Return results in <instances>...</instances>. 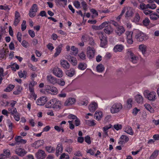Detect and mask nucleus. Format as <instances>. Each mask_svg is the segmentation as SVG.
<instances>
[{"instance_id": "69168bd1", "label": "nucleus", "mask_w": 159, "mask_h": 159, "mask_svg": "<svg viewBox=\"0 0 159 159\" xmlns=\"http://www.w3.org/2000/svg\"><path fill=\"white\" fill-rule=\"evenodd\" d=\"M67 117L70 120H71V119H73V120L75 119V120L77 118V116H75V115H73L72 114L69 115Z\"/></svg>"}, {"instance_id": "f03ea898", "label": "nucleus", "mask_w": 159, "mask_h": 159, "mask_svg": "<svg viewBox=\"0 0 159 159\" xmlns=\"http://www.w3.org/2000/svg\"><path fill=\"white\" fill-rule=\"evenodd\" d=\"M143 94L145 98L150 101H153L156 99V93L154 92H150L148 90L145 91Z\"/></svg>"}, {"instance_id": "412c9836", "label": "nucleus", "mask_w": 159, "mask_h": 159, "mask_svg": "<svg viewBox=\"0 0 159 159\" xmlns=\"http://www.w3.org/2000/svg\"><path fill=\"white\" fill-rule=\"evenodd\" d=\"M125 30L124 27L121 26H119L117 28L116 33L119 36L120 35L125 32Z\"/></svg>"}, {"instance_id": "c9c22d12", "label": "nucleus", "mask_w": 159, "mask_h": 159, "mask_svg": "<svg viewBox=\"0 0 159 159\" xmlns=\"http://www.w3.org/2000/svg\"><path fill=\"white\" fill-rule=\"evenodd\" d=\"M78 68L81 70H84L87 68V65L85 63H80L78 65Z\"/></svg>"}, {"instance_id": "9b49d317", "label": "nucleus", "mask_w": 159, "mask_h": 159, "mask_svg": "<svg viewBox=\"0 0 159 159\" xmlns=\"http://www.w3.org/2000/svg\"><path fill=\"white\" fill-rule=\"evenodd\" d=\"M132 31H127L125 32V34L127 36V41L129 44H131L133 43L132 39Z\"/></svg>"}, {"instance_id": "13d9d810", "label": "nucleus", "mask_w": 159, "mask_h": 159, "mask_svg": "<svg viewBox=\"0 0 159 159\" xmlns=\"http://www.w3.org/2000/svg\"><path fill=\"white\" fill-rule=\"evenodd\" d=\"M120 139L124 140L125 142H127L129 140V138L126 135H122L120 138Z\"/></svg>"}, {"instance_id": "39448f33", "label": "nucleus", "mask_w": 159, "mask_h": 159, "mask_svg": "<svg viewBox=\"0 0 159 159\" xmlns=\"http://www.w3.org/2000/svg\"><path fill=\"white\" fill-rule=\"evenodd\" d=\"M137 40L139 42H142L147 39L146 35L141 31H139L136 34L135 36Z\"/></svg>"}, {"instance_id": "79ce46f5", "label": "nucleus", "mask_w": 159, "mask_h": 159, "mask_svg": "<svg viewBox=\"0 0 159 159\" xmlns=\"http://www.w3.org/2000/svg\"><path fill=\"white\" fill-rule=\"evenodd\" d=\"M150 21L148 18H146L143 21V23L144 26H147L149 25Z\"/></svg>"}, {"instance_id": "6ab92c4d", "label": "nucleus", "mask_w": 159, "mask_h": 159, "mask_svg": "<svg viewBox=\"0 0 159 159\" xmlns=\"http://www.w3.org/2000/svg\"><path fill=\"white\" fill-rule=\"evenodd\" d=\"M103 30L106 34L109 35L113 33V29L111 26L109 25L107 27H106Z\"/></svg>"}, {"instance_id": "de8ad7c7", "label": "nucleus", "mask_w": 159, "mask_h": 159, "mask_svg": "<svg viewBox=\"0 0 159 159\" xmlns=\"http://www.w3.org/2000/svg\"><path fill=\"white\" fill-rule=\"evenodd\" d=\"M71 49L73 52V55H76L78 53V50L77 48H76L74 46H72L71 48Z\"/></svg>"}, {"instance_id": "4468645a", "label": "nucleus", "mask_w": 159, "mask_h": 159, "mask_svg": "<svg viewBox=\"0 0 159 159\" xmlns=\"http://www.w3.org/2000/svg\"><path fill=\"white\" fill-rule=\"evenodd\" d=\"M60 63L62 67L66 70H67L70 67V65L68 62L65 60H61Z\"/></svg>"}, {"instance_id": "4d7b16f0", "label": "nucleus", "mask_w": 159, "mask_h": 159, "mask_svg": "<svg viewBox=\"0 0 159 159\" xmlns=\"http://www.w3.org/2000/svg\"><path fill=\"white\" fill-rule=\"evenodd\" d=\"M81 4L83 8L85 11H86L87 9V5L86 2L85 1H83L81 2Z\"/></svg>"}, {"instance_id": "58836bf2", "label": "nucleus", "mask_w": 159, "mask_h": 159, "mask_svg": "<svg viewBox=\"0 0 159 159\" xmlns=\"http://www.w3.org/2000/svg\"><path fill=\"white\" fill-rule=\"evenodd\" d=\"M50 89L49 91H51L53 94L55 95L57 93L58 90L56 87L54 86H52L50 88Z\"/></svg>"}, {"instance_id": "5fc2aeb1", "label": "nucleus", "mask_w": 159, "mask_h": 159, "mask_svg": "<svg viewBox=\"0 0 159 159\" xmlns=\"http://www.w3.org/2000/svg\"><path fill=\"white\" fill-rule=\"evenodd\" d=\"M36 12V10H35V11H32L30 10L29 11V16L31 18L35 16V13Z\"/></svg>"}, {"instance_id": "cd10ccee", "label": "nucleus", "mask_w": 159, "mask_h": 159, "mask_svg": "<svg viewBox=\"0 0 159 159\" xmlns=\"http://www.w3.org/2000/svg\"><path fill=\"white\" fill-rule=\"evenodd\" d=\"M149 5L148 4L146 5L144 3H142L139 5V9L142 10H146L148 8H149Z\"/></svg>"}, {"instance_id": "8fccbe9b", "label": "nucleus", "mask_w": 159, "mask_h": 159, "mask_svg": "<svg viewBox=\"0 0 159 159\" xmlns=\"http://www.w3.org/2000/svg\"><path fill=\"white\" fill-rule=\"evenodd\" d=\"M90 38L88 35L86 34H85L82 36L81 38V40L82 41L85 42L88 39H89Z\"/></svg>"}, {"instance_id": "6e6d98bb", "label": "nucleus", "mask_w": 159, "mask_h": 159, "mask_svg": "<svg viewBox=\"0 0 159 159\" xmlns=\"http://www.w3.org/2000/svg\"><path fill=\"white\" fill-rule=\"evenodd\" d=\"M78 56L82 60H84L86 59V55L83 52L79 54Z\"/></svg>"}, {"instance_id": "774afa93", "label": "nucleus", "mask_w": 159, "mask_h": 159, "mask_svg": "<svg viewBox=\"0 0 159 159\" xmlns=\"http://www.w3.org/2000/svg\"><path fill=\"white\" fill-rule=\"evenodd\" d=\"M28 33L30 36L34 38L35 36V33L34 31L32 30H29L28 31Z\"/></svg>"}, {"instance_id": "f704fd0d", "label": "nucleus", "mask_w": 159, "mask_h": 159, "mask_svg": "<svg viewBox=\"0 0 159 159\" xmlns=\"http://www.w3.org/2000/svg\"><path fill=\"white\" fill-rule=\"evenodd\" d=\"M102 116V113L101 111H96L94 114V117L96 119L99 120L101 119Z\"/></svg>"}, {"instance_id": "2f4dec72", "label": "nucleus", "mask_w": 159, "mask_h": 159, "mask_svg": "<svg viewBox=\"0 0 159 159\" xmlns=\"http://www.w3.org/2000/svg\"><path fill=\"white\" fill-rule=\"evenodd\" d=\"M150 18L153 20H156L159 18V16L156 13H152L150 15Z\"/></svg>"}, {"instance_id": "f8f14e48", "label": "nucleus", "mask_w": 159, "mask_h": 159, "mask_svg": "<svg viewBox=\"0 0 159 159\" xmlns=\"http://www.w3.org/2000/svg\"><path fill=\"white\" fill-rule=\"evenodd\" d=\"M76 102L75 98H69L65 102L64 105L68 106L74 104Z\"/></svg>"}, {"instance_id": "a878e982", "label": "nucleus", "mask_w": 159, "mask_h": 159, "mask_svg": "<svg viewBox=\"0 0 159 159\" xmlns=\"http://www.w3.org/2000/svg\"><path fill=\"white\" fill-rule=\"evenodd\" d=\"M16 89L13 92V93L15 95H17L21 93L22 89V87L19 85L16 86Z\"/></svg>"}, {"instance_id": "dca6fc26", "label": "nucleus", "mask_w": 159, "mask_h": 159, "mask_svg": "<svg viewBox=\"0 0 159 159\" xmlns=\"http://www.w3.org/2000/svg\"><path fill=\"white\" fill-rule=\"evenodd\" d=\"M56 78L51 75H48L47 76V80L48 82L51 84H56Z\"/></svg>"}, {"instance_id": "9d476101", "label": "nucleus", "mask_w": 159, "mask_h": 159, "mask_svg": "<svg viewBox=\"0 0 159 159\" xmlns=\"http://www.w3.org/2000/svg\"><path fill=\"white\" fill-rule=\"evenodd\" d=\"M53 74L58 77L61 78L63 75L62 70L58 67H55L53 70Z\"/></svg>"}, {"instance_id": "e433bc0d", "label": "nucleus", "mask_w": 159, "mask_h": 159, "mask_svg": "<svg viewBox=\"0 0 159 159\" xmlns=\"http://www.w3.org/2000/svg\"><path fill=\"white\" fill-rule=\"evenodd\" d=\"M56 83L58 84L61 86H63L65 84V82L63 79H57L56 80Z\"/></svg>"}, {"instance_id": "3c124183", "label": "nucleus", "mask_w": 159, "mask_h": 159, "mask_svg": "<svg viewBox=\"0 0 159 159\" xmlns=\"http://www.w3.org/2000/svg\"><path fill=\"white\" fill-rule=\"evenodd\" d=\"M84 140L85 142L88 144H89L91 143V141L90 140V137L89 135H87L84 137Z\"/></svg>"}, {"instance_id": "ea45409f", "label": "nucleus", "mask_w": 159, "mask_h": 159, "mask_svg": "<svg viewBox=\"0 0 159 159\" xmlns=\"http://www.w3.org/2000/svg\"><path fill=\"white\" fill-rule=\"evenodd\" d=\"M99 38L101 40L106 39H107L106 35L103 32H101L98 33Z\"/></svg>"}, {"instance_id": "4be33fe9", "label": "nucleus", "mask_w": 159, "mask_h": 159, "mask_svg": "<svg viewBox=\"0 0 159 159\" xmlns=\"http://www.w3.org/2000/svg\"><path fill=\"white\" fill-rule=\"evenodd\" d=\"M65 73L68 76L72 77L75 74V71L74 68H71L70 70H66Z\"/></svg>"}, {"instance_id": "a18cd8bd", "label": "nucleus", "mask_w": 159, "mask_h": 159, "mask_svg": "<svg viewBox=\"0 0 159 159\" xmlns=\"http://www.w3.org/2000/svg\"><path fill=\"white\" fill-rule=\"evenodd\" d=\"M85 123L87 125L90 126H93L96 125V123L93 120H86L85 121Z\"/></svg>"}, {"instance_id": "7ed1b4c3", "label": "nucleus", "mask_w": 159, "mask_h": 159, "mask_svg": "<svg viewBox=\"0 0 159 159\" xmlns=\"http://www.w3.org/2000/svg\"><path fill=\"white\" fill-rule=\"evenodd\" d=\"M121 103H116L114 104L111 108L110 110L112 113L114 114L119 112L122 108Z\"/></svg>"}, {"instance_id": "f257e3e1", "label": "nucleus", "mask_w": 159, "mask_h": 159, "mask_svg": "<svg viewBox=\"0 0 159 159\" xmlns=\"http://www.w3.org/2000/svg\"><path fill=\"white\" fill-rule=\"evenodd\" d=\"M61 102L57 99H52L47 102L45 106L46 108L60 109L61 108Z\"/></svg>"}, {"instance_id": "20e7f679", "label": "nucleus", "mask_w": 159, "mask_h": 159, "mask_svg": "<svg viewBox=\"0 0 159 159\" xmlns=\"http://www.w3.org/2000/svg\"><path fill=\"white\" fill-rule=\"evenodd\" d=\"M126 54L129 59L133 63H136L137 62L138 57L135 56L134 53L129 49H128Z\"/></svg>"}, {"instance_id": "49530a36", "label": "nucleus", "mask_w": 159, "mask_h": 159, "mask_svg": "<svg viewBox=\"0 0 159 159\" xmlns=\"http://www.w3.org/2000/svg\"><path fill=\"white\" fill-rule=\"evenodd\" d=\"M54 128L58 132H60L61 131L62 132H64V129L62 126H55L54 127Z\"/></svg>"}, {"instance_id": "1a4fd4ad", "label": "nucleus", "mask_w": 159, "mask_h": 159, "mask_svg": "<svg viewBox=\"0 0 159 159\" xmlns=\"http://www.w3.org/2000/svg\"><path fill=\"white\" fill-rule=\"evenodd\" d=\"M46 155L44 151L42 149H39L35 154L36 157L38 159H44Z\"/></svg>"}, {"instance_id": "473e14b6", "label": "nucleus", "mask_w": 159, "mask_h": 159, "mask_svg": "<svg viewBox=\"0 0 159 159\" xmlns=\"http://www.w3.org/2000/svg\"><path fill=\"white\" fill-rule=\"evenodd\" d=\"M139 50L142 52V53L143 54H144L145 53L146 51L147 47L144 44H142L139 45Z\"/></svg>"}, {"instance_id": "ddd939ff", "label": "nucleus", "mask_w": 159, "mask_h": 159, "mask_svg": "<svg viewBox=\"0 0 159 159\" xmlns=\"http://www.w3.org/2000/svg\"><path fill=\"white\" fill-rule=\"evenodd\" d=\"M47 101V98L46 97H42L38 99L36 103L38 105L42 106L44 105Z\"/></svg>"}, {"instance_id": "338daca9", "label": "nucleus", "mask_w": 159, "mask_h": 159, "mask_svg": "<svg viewBox=\"0 0 159 159\" xmlns=\"http://www.w3.org/2000/svg\"><path fill=\"white\" fill-rule=\"evenodd\" d=\"M15 19H20V14L19 13V12L17 11H16L15 13Z\"/></svg>"}, {"instance_id": "b1692460", "label": "nucleus", "mask_w": 159, "mask_h": 159, "mask_svg": "<svg viewBox=\"0 0 159 159\" xmlns=\"http://www.w3.org/2000/svg\"><path fill=\"white\" fill-rule=\"evenodd\" d=\"M124 49L123 46L121 44L116 45L114 47L113 50L115 52H120Z\"/></svg>"}, {"instance_id": "a211bd4d", "label": "nucleus", "mask_w": 159, "mask_h": 159, "mask_svg": "<svg viewBox=\"0 0 159 159\" xmlns=\"http://www.w3.org/2000/svg\"><path fill=\"white\" fill-rule=\"evenodd\" d=\"M44 143V141L42 140L35 141L32 144V147H35L36 148H38L43 146Z\"/></svg>"}, {"instance_id": "0e129e2a", "label": "nucleus", "mask_w": 159, "mask_h": 159, "mask_svg": "<svg viewBox=\"0 0 159 159\" xmlns=\"http://www.w3.org/2000/svg\"><path fill=\"white\" fill-rule=\"evenodd\" d=\"M114 128L117 130L121 129L122 128V126L121 125L117 124L115 125L114 126Z\"/></svg>"}, {"instance_id": "052dcab7", "label": "nucleus", "mask_w": 159, "mask_h": 159, "mask_svg": "<svg viewBox=\"0 0 159 159\" xmlns=\"http://www.w3.org/2000/svg\"><path fill=\"white\" fill-rule=\"evenodd\" d=\"M6 52L4 50V49H2L0 50V57L3 58L5 56V53Z\"/></svg>"}, {"instance_id": "6e6552de", "label": "nucleus", "mask_w": 159, "mask_h": 159, "mask_svg": "<svg viewBox=\"0 0 159 159\" xmlns=\"http://www.w3.org/2000/svg\"><path fill=\"white\" fill-rule=\"evenodd\" d=\"M15 153L18 156L22 157L24 156L27 153V151L24 149L17 148L15 149Z\"/></svg>"}, {"instance_id": "aec40b11", "label": "nucleus", "mask_w": 159, "mask_h": 159, "mask_svg": "<svg viewBox=\"0 0 159 159\" xmlns=\"http://www.w3.org/2000/svg\"><path fill=\"white\" fill-rule=\"evenodd\" d=\"M63 150V148L62 144L59 143L56 148V155L58 156L59 155V153H61L62 152Z\"/></svg>"}, {"instance_id": "2eb2a0df", "label": "nucleus", "mask_w": 159, "mask_h": 159, "mask_svg": "<svg viewBox=\"0 0 159 159\" xmlns=\"http://www.w3.org/2000/svg\"><path fill=\"white\" fill-rule=\"evenodd\" d=\"M74 66H75L77 65V61L76 58L70 55L66 56V58Z\"/></svg>"}, {"instance_id": "423d86ee", "label": "nucleus", "mask_w": 159, "mask_h": 159, "mask_svg": "<svg viewBox=\"0 0 159 159\" xmlns=\"http://www.w3.org/2000/svg\"><path fill=\"white\" fill-rule=\"evenodd\" d=\"M134 10L132 8L127 7V11L125 15V18L128 19L132 17L134 14Z\"/></svg>"}, {"instance_id": "0eeeda50", "label": "nucleus", "mask_w": 159, "mask_h": 159, "mask_svg": "<svg viewBox=\"0 0 159 159\" xmlns=\"http://www.w3.org/2000/svg\"><path fill=\"white\" fill-rule=\"evenodd\" d=\"M95 53V50L93 47L89 46L87 48V55L89 59H92L94 57Z\"/></svg>"}, {"instance_id": "c756f323", "label": "nucleus", "mask_w": 159, "mask_h": 159, "mask_svg": "<svg viewBox=\"0 0 159 159\" xmlns=\"http://www.w3.org/2000/svg\"><path fill=\"white\" fill-rule=\"evenodd\" d=\"M159 151L156 150H155L152 153V155L150 157L149 159H155L158 154Z\"/></svg>"}, {"instance_id": "4c0bfd02", "label": "nucleus", "mask_w": 159, "mask_h": 159, "mask_svg": "<svg viewBox=\"0 0 159 159\" xmlns=\"http://www.w3.org/2000/svg\"><path fill=\"white\" fill-rule=\"evenodd\" d=\"M45 149L49 153H53L55 151V149L52 146H46Z\"/></svg>"}, {"instance_id": "37998d69", "label": "nucleus", "mask_w": 159, "mask_h": 159, "mask_svg": "<svg viewBox=\"0 0 159 159\" xmlns=\"http://www.w3.org/2000/svg\"><path fill=\"white\" fill-rule=\"evenodd\" d=\"M127 133L131 135L133 134V132L131 127H128L125 128V131Z\"/></svg>"}, {"instance_id": "864d4df0", "label": "nucleus", "mask_w": 159, "mask_h": 159, "mask_svg": "<svg viewBox=\"0 0 159 159\" xmlns=\"http://www.w3.org/2000/svg\"><path fill=\"white\" fill-rule=\"evenodd\" d=\"M132 100L130 98L128 99L127 101V107L129 108H131L132 107Z\"/></svg>"}, {"instance_id": "a19ab883", "label": "nucleus", "mask_w": 159, "mask_h": 159, "mask_svg": "<svg viewBox=\"0 0 159 159\" xmlns=\"http://www.w3.org/2000/svg\"><path fill=\"white\" fill-rule=\"evenodd\" d=\"M14 85L9 84L7 88L5 89L4 91L7 92H9L11 91L14 88Z\"/></svg>"}, {"instance_id": "7c9ffc66", "label": "nucleus", "mask_w": 159, "mask_h": 159, "mask_svg": "<svg viewBox=\"0 0 159 159\" xmlns=\"http://www.w3.org/2000/svg\"><path fill=\"white\" fill-rule=\"evenodd\" d=\"M140 19V17L138 13H136L135 14V16L134 17V20L132 22L135 23H138L139 22Z\"/></svg>"}, {"instance_id": "5701e85b", "label": "nucleus", "mask_w": 159, "mask_h": 159, "mask_svg": "<svg viewBox=\"0 0 159 159\" xmlns=\"http://www.w3.org/2000/svg\"><path fill=\"white\" fill-rule=\"evenodd\" d=\"M62 44H61L58 46L57 48H56V52L54 55L55 57H57L60 53L62 50Z\"/></svg>"}, {"instance_id": "e2e57ef3", "label": "nucleus", "mask_w": 159, "mask_h": 159, "mask_svg": "<svg viewBox=\"0 0 159 159\" xmlns=\"http://www.w3.org/2000/svg\"><path fill=\"white\" fill-rule=\"evenodd\" d=\"M74 5L77 8H79L80 7V2L78 1H75L74 2Z\"/></svg>"}, {"instance_id": "72a5a7b5", "label": "nucleus", "mask_w": 159, "mask_h": 159, "mask_svg": "<svg viewBox=\"0 0 159 159\" xmlns=\"http://www.w3.org/2000/svg\"><path fill=\"white\" fill-rule=\"evenodd\" d=\"M145 108L151 113H153L154 112V110L150 105L148 104H146L144 105Z\"/></svg>"}, {"instance_id": "c85d7f7f", "label": "nucleus", "mask_w": 159, "mask_h": 159, "mask_svg": "<svg viewBox=\"0 0 159 159\" xmlns=\"http://www.w3.org/2000/svg\"><path fill=\"white\" fill-rule=\"evenodd\" d=\"M97 71L99 72H102L104 70V67L102 64L98 65L96 67Z\"/></svg>"}, {"instance_id": "bf43d9fd", "label": "nucleus", "mask_w": 159, "mask_h": 159, "mask_svg": "<svg viewBox=\"0 0 159 159\" xmlns=\"http://www.w3.org/2000/svg\"><path fill=\"white\" fill-rule=\"evenodd\" d=\"M26 28V22L25 20H24L23 21L21 25V30L22 31H24Z\"/></svg>"}, {"instance_id": "393cba45", "label": "nucleus", "mask_w": 159, "mask_h": 159, "mask_svg": "<svg viewBox=\"0 0 159 159\" xmlns=\"http://www.w3.org/2000/svg\"><path fill=\"white\" fill-rule=\"evenodd\" d=\"M135 100L138 103H142L143 102V98L139 94H137L135 97Z\"/></svg>"}, {"instance_id": "603ef678", "label": "nucleus", "mask_w": 159, "mask_h": 159, "mask_svg": "<svg viewBox=\"0 0 159 159\" xmlns=\"http://www.w3.org/2000/svg\"><path fill=\"white\" fill-rule=\"evenodd\" d=\"M7 124H8V126L9 128V129L10 131H11L12 130V123L11 122V120L9 119L7 120Z\"/></svg>"}, {"instance_id": "bb28decb", "label": "nucleus", "mask_w": 159, "mask_h": 159, "mask_svg": "<svg viewBox=\"0 0 159 159\" xmlns=\"http://www.w3.org/2000/svg\"><path fill=\"white\" fill-rule=\"evenodd\" d=\"M110 23V22L109 21H105L100 25L98 27V29H101L102 30L103 28H105L106 27H107Z\"/></svg>"}, {"instance_id": "680f3d73", "label": "nucleus", "mask_w": 159, "mask_h": 159, "mask_svg": "<svg viewBox=\"0 0 159 159\" xmlns=\"http://www.w3.org/2000/svg\"><path fill=\"white\" fill-rule=\"evenodd\" d=\"M35 10H36L37 12L38 10V6L36 4H33L30 10L35 11Z\"/></svg>"}, {"instance_id": "c03bdc74", "label": "nucleus", "mask_w": 159, "mask_h": 159, "mask_svg": "<svg viewBox=\"0 0 159 159\" xmlns=\"http://www.w3.org/2000/svg\"><path fill=\"white\" fill-rule=\"evenodd\" d=\"M9 66H10L12 70L14 71H16V69L18 70L19 69V65L16 63H14L12 65H10Z\"/></svg>"}, {"instance_id": "f3484780", "label": "nucleus", "mask_w": 159, "mask_h": 159, "mask_svg": "<svg viewBox=\"0 0 159 159\" xmlns=\"http://www.w3.org/2000/svg\"><path fill=\"white\" fill-rule=\"evenodd\" d=\"M98 104L95 102H92L89 106V109L90 112H93L97 109Z\"/></svg>"}, {"instance_id": "09e8293b", "label": "nucleus", "mask_w": 159, "mask_h": 159, "mask_svg": "<svg viewBox=\"0 0 159 159\" xmlns=\"http://www.w3.org/2000/svg\"><path fill=\"white\" fill-rule=\"evenodd\" d=\"M100 46L102 47H104L107 44V39L101 40Z\"/></svg>"}]
</instances>
